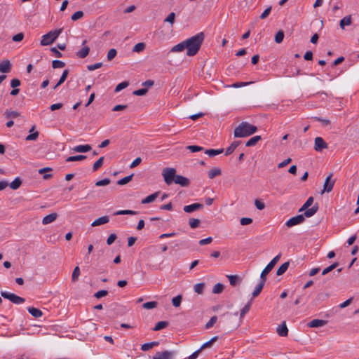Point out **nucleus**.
<instances>
[{
  "label": "nucleus",
  "instance_id": "603ef678",
  "mask_svg": "<svg viewBox=\"0 0 359 359\" xmlns=\"http://www.w3.org/2000/svg\"><path fill=\"white\" fill-rule=\"evenodd\" d=\"M182 299V297L181 295H177V296L175 297L174 298H172V305L175 307H179L181 304Z\"/></svg>",
  "mask_w": 359,
  "mask_h": 359
},
{
  "label": "nucleus",
  "instance_id": "bf43d9fd",
  "mask_svg": "<svg viewBox=\"0 0 359 359\" xmlns=\"http://www.w3.org/2000/svg\"><path fill=\"white\" fill-rule=\"evenodd\" d=\"M83 16V12L81 11H79L75 12L71 17L72 20L76 21Z\"/></svg>",
  "mask_w": 359,
  "mask_h": 359
},
{
  "label": "nucleus",
  "instance_id": "680f3d73",
  "mask_svg": "<svg viewBox=\"0 0 359 359\" xmlns=\"http://www.w3.org/2000/svg\"><path fill=\"white\" fill-rule=\"evenodd\" d=\"M187 149L191 152H197L203 150V147L198 145H190L187 147Z\"/></svg>",
  "mask_w": 359,
  "mask_h": 359
},
{
  "label": "nucleus",
  "instance_id": "a878e982",
  "mask_svg": "<svg viewBox=\"0 0 359 359\" xmlns=\"http://www.w3.org/2000/svg\"><path fill=\"white\" fill-rule=\"evenodd\" d=\"M27 310L28 312L35 318H40L43 315V313L40 309L34 307H29Z\"/></svg>",
  "mask_w": 359,
  "mask_h": 359
},
{
  "label": "nucleus",
  "instance_id": "f257e3e1",
  "mask_svg": "<svg viewBox=\"0 0 359 359\" xmlns=\"http://www.w3.org/2000/svg\"><path fill=\"white\" fill-rule=\"evenodd\" d=\"M205 39L203 32H199L197 34L185 40L187 44V55L188 56H194L201 48L203 41Z\"/></svg>",
  "mask_w": 359,
  "mask_h": 359
},
{
  "label": "nucleus",
  "instance_id": "a18cd8bd",
  "mask_svg": "<svg viewBox=\"0 0 359 359\" xmlns=\"http://www.w3.org/2000/svg\"><path fill=\"white\" fill-rule=\"evenodd\" d=\"M145 48V43L140 42L135 45L133 47V51L140 53Z\"/></svg>",
  "mask_w": 359,
  "mask_h": 359
},
{
  "label": "nucleus",
  "instance_id": "6e6552de",
  "mask_svg": "<svg viewBox=\"0 0 359 359\" xmlns=\"http://www.w3.org/2000/svg\"><path fill=\"white\" fill-rule=\"evenodd\" d=\"M305 221V218L303 215H298L295 217H291L289 219L286 223L285 225L287 227H292L294 226L301 224Z\"/></svg>",
  "mask_w": 359,
  "mask_h": 359
},
{
  "label": "nucleus",
  "instance_id": "20e7f679",
  "mask_svg": "<svg viewBox=\"0 0 359 359\" xmlns=\"http://www.w3.org/2000/svg\"><path fill=\"white\" fill-rule=\"evenodd\" d=\"M162 175L163 176L165 182L168 185H170L175 181L176 177V170L175 168H166L163 170Z\"/></svg>",
  "mask_w": 359,
  "mask_h": 359
},
{
  "label": "nucleus",
  "instance_id": "9b49d317",
  "mask_svg": "<svg viewBox=\"0 0 359 359\" xmlns=\"http://www.w3.org/2000/svg\"><path fill=\"white\" fill-rule=\"evenodd\" d=\"M203 208V205L201 203H192L191 205H185L183 208V210L187 213H191L192 212L198 210Z\"/></svg>",
  "mask_w": 359,
  "mask_h": 359
},
{
  "label": "nucleus",
  "instance_id": "ea45409f",
  "mask_svg": "<svg viewBox=\"0 0 359 359\" xmlns=\"http://www.w3.org/2000/svg\"><path fill=\"white\" fill-rule=\"evenodd\" d=\"M104 157L101 156L97 161H96L93 166V171L97 170L103 164Z\"/></svg>",
  "mask_w": 359,
  "mask_h": 359
},
{
  "label": "nucleus",
  "instance_id": "69168bd1",
  "mask_svg": "<svg viewBox=\"0 0 359 359\" xmlns=\"http://www.w3.org/2000/svg\"><path fill=\"white\" fill-rule=\"evenodd\" d=\"M148 90L147 88H140L138 90H136L133 92V94L137 96H142L145 95L147 93Z\"/></svg>",
  "mask_w": 359,
  "mask_h": 359
},
{
  "label": "nucleus",
  "instance_id": "4d7b16f0",
  "mask_svg": "<svg viewBox=\"0 0 359 359\" xmlns=\"http://www.w3.org/2000/svg\"><path fill=\"white\" fill-rule=\"evenodd\" d=\"M5 114L6 118H17L20 116L18 111L12 110H6Z\"/></svg>",
  "mask_w": 359,
  "mask_h": 359
},
{
  "label": "nucleus",
  "instance_id": "9d476101",
  "mask_svg": "<svg viewBox=\"0 0 359 359\" xmlns=\"http://www.w3.org/2000/svg\"><path fill=\"white\" fill-rule=\"evenodd\" d=\"M328 147V144L325 142V140L321 137H317L315 138L314 141V149L316 151H321L324 149H327Z\"/></svg>",
  "mask_w": 359,
  "mask_h": 359
},
{
  "label": "nucleus",
  "instance_id": "ddd939ff",
  "mask_svg": "<svg viewBox=\"0 0 359 359\" xmlns=\"http://www.w3.org/2000/svg\"><path fill=\"white\" fill-rule=\"evenodd\" d=\"M327 324V320L321 319H313L308 323L309 327H320Z\"/></svg>",
  "mask_w": 359,
  "mask_h": 359
},
{
  "label": "nucleus",
  "instance_id": "37998d69",
  "mask_svg": "<svg viewBox=\"0 0 359 359\" xmlns=\"http://www.w3.org/2000/svg\"><path fill=\"white\" fill-rule=\"evenodd\" d=\"M157 305H158V302L153 301V302H148L144 303L142 305V307L146 309H152L156 308L157 306Z\"/></svg>",
  "mask_w": 359,
  "mask_h": 359
},
{
  "label": "nucleus",
  "instance_id": "13d9d810",
  "mask_svg": "<svg viewBox=\"0 0 359 359\" xmlns=\"http://www.w3.org/2000/svg\"><path fill=\"white\" fill-rule=\"evenodd\" d=\"M128 85H129V83L128 81H123V82L118 83L115 88V92H119V91L122 90L123 89L128 87Z\"/></svg>",
  "mask_w": 359,
  "mask_h": 359
},
{
  "label": "nucleus",
  "instance_id": "c03bdc74",
  "mask_svg": "<svg viewBox=\"0 0 359 359\" xmlns=\"http://www.w3.org/2000/svg\"><path fill=\"white\" fill-rule=\"evenodd\" d=\"M284 39V32L282 30L278 31L275 36V41L277 43H280Z\"/></svg>",
  "mask_w": 359,
  "mask_h": 359
},
{
  "label": "nucleus",
  "instance_id": "1a4fd4ad",
  "mask_svg": "<svg viewBox=\"0 0 359 359\" xmlns=\"http://www.w3.org/2000/svg\"><path fill=\"white\" fill-rule=\"evenodd\" d=\"M333 176V173H330L325 179L324 185H323V192H330L335 183V180H332V177Z\"/></svg>",
  "mask_w": 359,
  "mask_h": 359
},
{
  "label": "nucleus",
  "instance_id": "0eeeda50",
  "mask_svg": "<svg viewBox=\"0 0 359 359\" xmlns=\"http://www.w3.org/2000/svg\"><path fill=\"white\" fill-rule=\"evenodd\" d=\"M175 353L174 351H158L153 355L152 359H173Z\"/></svg>",
  "mask_w": 359,
  "mask_h": 359
},
{
  "label": "nucleus",
  "instance_id": "4be33fe9",
  "mask_svg": "<svg viewBox=\"0 0 359 359\" xmlns=\"http://www.w3.org/2000/svg\"><path fill=\"white\" fill-rule=\"evenodd\" d=\"M318 210V206L314 205L311 208H307L306 210H305L303 215H304V218L305 217H311L313 216L317 212Z\"/></svg>",
  "mask_w": 359,
  "mask_h": 359
},
{
  "label": "nucleus",
  "instance_id": "f3484780",
  "mask_svg": "<svg viewBox=\"0 0 359 359\" xmlns=\"http://www.w3.org/2000/svg\"><path fill=\"white\" fill-rule=\"evenodd\" d=\"M57 217V213H52L44 217L42 219V224L43 225L48 224L53 222Z\"/></svg>",
  "mask_w": 359,
  "mask_h": 359
},
{
  "label": "nucleus",
  "instance_id": "473e14b6",
  "mask_svg": "<svg viewBox=\"0 0 359 359\" xmlns=\"http://www.w3.org/2000/svg\"><path fill=\"white\" fill-rule=\"evenodd\" d=\"M227 278H229L230 285L232 286H236L240 283V278L236 275H228Z\"/></svg>",
  "mask_w": 359,
  "mask_h": 359
},
{
  "label": "nucleus",
  "instance_id": "2eb2a0df",
  "mask_svg": "<svg viewBox=\"0 0 359 359\" xmlns=\"http://www.w3.org/2000/svg\"><path fill=\"white\" fill-rule=\"evenodd\" d=\"M92 149L90 144L77 145L74 147L72 150L75 152L86 153Z\"/></svg>",
  "mask_w": 359,
  "mask_h": 359
},
{
  "label": "nucleus",
  "instance_id": "a19ab883",
  "mask_svg": "<svg viewBox=\"0 0 359 359\" xmlns=\"http://www.w3.org/2000/svg\"><path fill=\"white\" fill-rule=\"evenodd\" d=\"M223 290L224 285L222 283H218L214 285L212 289V293L220 294L223 291Z\"/></svg>",
  "mask_w": 359,
  "mask_h": 359
},
{
  "label": "nucleus",
  "instance_id": "338daca9",
  "mask_svg": "<svg viewBox=\"0 0 359 359\" xmlns=\"http://www.w3.org/2000/svg\"><path fill=\"white\" fill-rule=\"evenodd\" d=\"M107 294H108V291L107 290H102L97 291L96 293H95L94 296L96 298L99 299V298H101L102 297L107 296Z\"/></svg>",
  "mask_w": 359,
  "mask_h": 359
},
{
  "label": "nucleus",
  "instance_id": "f704fd0d",
  "mask_svg": "<svg viewBox=\"0 0 359 359\" xmlns=\"http://www.w3.org/2000/svg\"><path fill=\"white\" fill-rule=\"evenodd\" d=\"M313 203V198L312 196H310L307 200L304 203V204L302 206V208L299 210V212H302L305 210H306L307 208H309V207H310Z\"/></svg>",
  "mask_w": 359,
  "mask_h": 359
},
{
  "label": "nucleus",
  "instance_id": "f8f14e48",
  "mask_svg": "<svg viewBox=\"0 0 359 359\" xmlns=\"http://www.w3.org/2000/svg\"><path fill=\"white\" fill-rule=\"evenodd\" d=\"M174 182L183 187H188L190 183L188 178L180 175H176Z\"/></svg>",
  "mask_w": 359,
  "mask_h": 359
},
{
  "label": "nucleus",
  "instance_id": "4c0bfd02",
  "mask_svg": "<svg viewBox=\"0 0 359 359\" xmlns=\"http://www.w3.org/2000/svg\"><path fill=\"white\" fill-rule=\"evenodd\" d=\"M204 287H205V283H197L194 285V290L196 293H197L198 294H201L203 292Z\"/></svg>",
  "mask_w": 359,
  "mask_h": 359
},
{
  "label": "nucleus",
  "instance_id": "49530a36",
  "mask_svg": "<svg viewBox=\"0 0 359 359\" xmlns=\"http://www.w3.org/2000/svg\"><path fill=\"white\" fill-rule=\"evenodd\" d=\"M133 177V175H128V176H126L121 180H119L118 182H117V184L118 185H124L127 183H128L130 181H131L132 178Z\"/></svg>",
  "mask_w": 359,
  "mask_h": 359
},
{
  "label": "nucleus",
  "instance_id": "09e8293b",
  "mask_svg": "<svg viewBox=\"0 0 359 359\" xmlns=\"http://www.w3.org/2000/svg\"><path fill=\"white\" fill-rule=\"evenodd\" d=\"M80 269L79 266H76L73 271L72 276V281L75 282L78 280L79 276H80Z\"/></svg>",
  "mask_w": 359,
  "mask_h": 359
},
{
  "label": "nucleus",
  "instance_id": "412c9836",
  "mask_svg": "<svg viewBox=\"0 0 359 359\" xmlns=\"http://www.w3.org/2000/svg\"><path fill=\"white\" fill-rule=\"evenodd\" d=\"M90 52V48L88 46H83L81 50L76 52V56L79 58L83 59L88 56Z\"/></svg>",
  "mask_w": 359,
  "mask_h": 359
},
{
  "label": "nucleus",
  "instance_id": "e2e57ef3",
  "mask_svg": "<svg viewBox=\"0 0 359 359\" xmlns=\"http://www.w3.org/2000/svg\"><path fill=\"white\" fill-rule=\"evenodd\" d=\"M102 66V62H97L93 65H90L87 66V69L89 71H94L98 68H100Z\"/></svg>",
  "mask_w": 359,
  "mask_h": 359
},
{
  "label": "nucleus",
  "instance_id": "6ab92c4d",
  "mask_svg": "<svg viewBox=\"0 0 359 359\" xmlns=\"http://www.w3.org/2000/svg\"><path fill=\"white\" fill-rule=\"evenodd\" d=\"M109 221V217L108 216H103L95 219L92 224V226H97L101 224H104L108 223Z\"/></svg>",
  "mask_w": 359,
  "mask_h": 359
},
{
  "label": "nucleus",
  "instance_id": "4468645a",
  "mask_svg": "<svg viewBox=\"0 0 359 359\" xmlns=\"http://www.w3.org/2000/svg\"><path fill=\"white\" fill-rule=\"evenodd\" d=\"M11 70V63L6 60L0 62V72L2 73H8Z\"/></svg>",
  "mask_w": 359,
  "mask_h": 359
},
{
  "label": "nucleus",
  "instance_id": "5701e85b",
  "mask_svg": "<svg viewBox=\"0 0 359 359\" xmlns=\"http://www.w3.org/2000/svg\"><path fill=\"white\" fill-rule=\"evenodd\" d=\"M158 194H159V192L157 191V192H155V193L147 196L145 198H144L142 201V203L146 204V203H149L154 201L158 196Z\"/></svg>",
  "mask_w": 359,
  "mask_h": 359
},
{
  "label": "nucleus",
  "instance_id": "e433bc0d",
  "mask_svg": "<svg viewBox=\"0 0 359 359\" xmlns=\"http://www.w3.org/2000/svg\"><path fill=\"white\" fill-rule=\"evenodd\" d=\"M218 339L217 336L213 337L211 339H210L208 341H206L204 343L200 348V349L202 351L203 349L205 348L211 347L214 342H215Z\"/></svg>",
  "mask_w": 359,
  "mask_h": 359
},
{
  "label": "nucleus",
  "instance_id": "0e129e2a",
  "mask_svg": "<svg viewBox=\"0 0 359 359\" xmlns=\"http://www.w3.org/2000/svg\"><path fill=\"white\" fill-rule=\"evenodd\" d=\"M110 183V180L108 178L103 179L102 180H99L95 183L97 187L106 186Z\"/></svg>",
  "mask_w": 359,
  "mask_h": 359
},
{
  "label": "nucleus",
  "instance_id": "7ed1b4c3",
  "mask_svg": "<svg viewBox=\"0 0 359 359\" xmlns=\"http://www.w3.org/2000/svg\"><path fill=\"white\" fill-rule=\"evenodd\" d=\"M62 32V29L52 30L42 36L41 40V46H48L53 43Z\"/></svg>",
  "mask_w": 359,
  "mask_h": 359
},
{
  "label": "nucleus",
  "instance_id": "7c9ffc66",
  "mask_svg": "<svg viewBox=\"0 0 359 359\" xmlns=\"http://www.w3.org/2000/svg\"><path fill=\"white\" fill-rule=\"evenodd\" d=\"M224 151L223 149H206L205 154H208L210 157H213L222 154Z\"/></svg>",
  "mask_w": 359,
  "mask_h": 359
},
{
  "label": "nucleus",
  "instance_id": "423d86ee",
  "mask_svg": "<svg viewBox=\"0 0 359 359\" xmlns=\"http://www.w3.org/2000/svg\"><path fill=\"white\" fill-rule=\"evenodd\" d=\"M280 257L281 254L280 253L278 255H276L274 258H273V259L266 266V267L263 269L260 275V278L262 280H266V275L271 272V271L275 266L276 263L279 261Z\"/></svg>",
  "mask_w": 359,
  "mask_h": 359
},
{
  "label": "nucleus",
  "instance_id": "a211bd4d",
  "mask_svg": "<svg viewBox=\"0 0 359 359\" xmlns=\"http://www.w3.org/2000/svg\"><path fill=\"white\" fill-rule=\"evenodd\" d=\"M241 143V141H233L226 149L225 156H229L232 154L234 150L239 146Z\"/></svg>",
  "mask_w": 359,
  "mask_h": 359
},
{
  "label": "nucleus",
  "instance_id": "dca6fc26",
  "mask_svg": "<svg viewBox=\"0 0 359 359\" xmlns=\"http://www.w3.org/2000/svg\"><path fill=\"white\" fill-rule=\"evenodd\" d=\"M277 333L280 337H286L288 334V329L285 322L277 327Z\"/></svg>",
  "mask_w": 359,
  "mask_h": 359
},
{
  "label": "nucleus",
  "instance_id": "c85d7f7f",
  "mask_svg": "<svg viewBox=\"0 0 359 359\" xmlns=\"http://www.w3.org/2000/svg\"><path fill=\"white\" fill-rule=\"evenodd\" d=\"M260 140H261V136H259V135L254 136L246 142L245 146L246 147L255 146Z\"/></svg>",
  "mask_w": 359,
  "mask_h": 359
},
{
  "label": "nucleus",
  "instance_id": "052dcab7",
  "mask_svg": "<svg viewBox=\"0 0 359 359\" xmlns=\"http://www.w3.org/2000/svg\"><path fill=\"white\" fill-rule=\"evenodd\" d=\"M38 137H39V132L36 131L32 133H30V134L26 137L25 140L27 141L36 140Z\"/></svg>",
  "mask_w": 359,
  "mask_h": 359
},
{
  "label": "nucleus",
  "instance_id": "6e6d98bb",
  "mask_svg": "<svg viewBox=\"0 0 359 359\" xmlns=\"http://www.w3.org/2000/svg\"><path fill=\"white\" fill-rule=\"evenodd\" d=\"M175 13L172 12L166 17V18L164 20V22H169L171 25H172L175 22Z\"/></svg>",
  "mask_w": 359,
  "mask_h": 359
},
{
  "label": "nucleus",
  "instance_id": "2f4dec72",
  "mask_svg": "<svg viewBox=\"0 0 359 359\" xmlns=\"http://www.w3.org/2000/svg\"><path fill=\"white\" fill-rule=\"evenodd\" d=\"M222 173V171L220 168H214L208 171V177L210 179H213L217 175H220Z\"/></svg>",
  "mask_w": 359,
  "mask_h": 359
},
{
  "label": "nucleus",
  "instance_id": "c756f323",
  "mask_svg": "<svg viewBox=\"0 0 359 359\" xmlns=\"http://www.w3.org/2000/svg\"><path fill=\"white\" fill-rule=\"evenodd\" d=\"M290 265L289 262H285L280 266V267L277 269L276 274L277 276L283 275L288 269Z\"/></svg>",
  "mask_w": 359,
  "mask_h": 359
},
{
  "label": "nucleus",
  "instance_id": "de8ad7c7",
  "mask_svg": "<svg viewBox=\"0 0 359 359\" xmlns=\"http://www.w3.org/2000/svg\"><path fill=\"white\" fill-rule=\"evenodd\" d=\"M136 212L134 210H119L114 213L115 215H136Z\"/></svg>",
  "mask_w": 359,
  "mask_h": 359
},
{
  "label": "nucleus",
  "instance_id": "bb28decb",
  "mask_svg": "<svg viewBox=\"0 0 359 359\" xmlns=\"http://www.w3.org/2000/svg\"><path fill=\"white\" fill-rule=\"evenodd\" d=\"M185 48H187V44H186V42L185 41L174 46L172 48H171V52H181L182 50H184Z\"/></svg>",
  "mask_w": 359,
  "mask_h": 359
},
{
  "label": "nucleus",
  "instance_id": "f03ea898",
  "mask_svg": "<svg viewBox=\"0 0 359 359\" xmlns=\"http://www.w3.org/2000/svg\"><path fill=\"white\" fill-rule=\"evenodd\" d=\"M257 130V128L255 126L243 121L235 128L233 134L235 137H245L252 135Z\"/></svg>",
  "mask_w": 359,
  "mask_h": 359
},
{
  "label": "nucleus",
  "instance_id": "8fccbe9b",
  "mask_svg": "<svg viewBox=\"0 0 359 359\" xmlns=\"http://www.w3.org/2000/svg\"><path fill=\"white\" fill-rule=\"evenodd\" d=\"M68 74H69V70L68 69L64 70L62 74V76H60V79H59L58 82L57 83V86H60L61 84H62L65 82V81L66 80Z\"/></svg>",
  "mask_w": 359,
  "mask_h": 359
},
{
  "label": "nucleus",
  "instance_id": "39448f33",
  "mask_svg": "<svg viewBox=\"0 0 359 359\" xmlns=\"http://www.w3.org/2000/svg\"><path fill=\"white\" fill-rule=\"evenodd\" d=\"M1 295L15 304H22L25 302V299L7 291H1Z\"/></svg>",
  "mask_w": 359,
  "mask_h": 359
},
{
  "label": "nucleus",
  "instance_id": "864d4df0",
  "mask_svg": "<svg viewBox=\"0 0 359 359\" xmlns=\"http://www.w3.org/2000/svg\"><path fill=\"white\" fill-rule=\"evenodd\" d=\"M217 316H212L210 318V319L209 320V321L205 324V329H210V327H212L214 324L217 322Z\"/></svg>",
  "mask_w": 359,
  "mask_h": 359
},
{
  "label": "nucleus",
  "instance_id": "5fc2aeb1",
  "mask_svg": "<svg viewBox=\"0 0 359 359\" xmlns=\"http://www.w3.org/2000/svg\"><path fill=\"white\" fill-rule=\"evenodd\" d=\"M116 54H117L116 50L115 48H111L107 53V60L109 61L112 60L116 57Z\"/></svg>",
  "mask_w": 359,
  "mask_h": 359
},
{
  "label": "nucleus",
  "instance_id": "58836bf2",
  "mask_svg": "<svg viewBox=\"0 0 359 359\" xmlns=\"http://www.w3.org/2000/svg\"><path fill=\"white\" fill-rule=\"evenodd\" d=\"M86 158V156L84 155H77V156H72L68 157L66 159L67 162H71V161H82Z\"/></svg>",
  "mask_w": 359,
  "mask_h": 359
},
{
  "label": "nucleus",
  "instance_id": "aec40b11",
  "mask_svg": "<svg viewBox=\"0 0 359 359\" xmlns=\"http://www.w3.org/2000/svg\"><path fill=\"white\" fill-rule=\"evenodd\" d=\"M265 282H266V279H264V280L261 279L260 283L255 287V288L252 294L253 298L257 297L260 294V292H262V290L264 287Z\"/></svg>",
  "mask_w": 359,
  "mask_h": 359
},
{
  "label": "nucleus",
  "instance_id": "b1692460",
  "mask_svg": "<svg viewBox=\"0 0 359 359\" xmlns=\"http://www.w3.org/2000/svg\"><path fill=\"white\" fill-rule=\"evenodd\" d=\"M21 184H22V180L20 179V177H17L14 179V180L13 182H11L9 184V187L13 190H16L21 186Z\"/></svg>",
  "mask_w": 359,
  "mask_h": 359
},
{
  "label": "nucleus",
  "instance_id": "3c124183",
  "mask_svg": "<svg viewBox=\"0 0 359 359\" xmlns=\"http://www.w3.org/2000/svg\"><path fill=\"white\" fill-rule=\"evenodd\" d=\"M65 66V63L61 60H55L52 62V67L54 69L62 68Z\"/></svg>",
  "mask_w": 359,
  "mask_h": 359
},
{
  "label": "nucleus",
  "instance_id": "72a5a7b5",
  "mask_svg": "<svg viewBox=\"0 0 359 359\" xmlns=\"http://www.w3.org/2000/svg\"><path fill=\"white\" fill-rule=\"evenodd\" d=\"M168 325V323L167 321H159L158 322L155 327L153 328L154 331H158L165 328Z\"/></svg>",
  "mask_w": 359,
  "mask_h": 359
},
{
  "label": "nucleus",
  "instance_id": "774afa93",
  "mask_svg": "<svg viewBox=\"0 0 359 359\" xmlns=\"http://www.w3.org/2000/svg\"><path fill=\"white\" fill-rule=\"evenodd\" d=\"M255 205L256 206V208L259 210H262L263 209H264L265 208V204L264 203H263L262 201H261L259 199H256L255 201Z\"/></svg>",
  "mask_w": 359,
  "mask_h": 359
},
{
  "label": "nucleus",
  "instance_id": "c9c22d12",
  "mask_svg": "<svg viewBox=\"0 0 359 359\" xmlns=\"http://www.w3.org/2000/svg\"><path fill=\"white\" fill-rule=\"evenodd\" d=\"M252 304V299L249 301L246 305L241 310L240 318H243L250 309Z\"/></svg>",
  "mask_w": 359,
  "mask_h": 359
},
{
  "label": "nucleus",
  "instance_id": "79ce46f5",
  "mask_svg": "<svg viewBox=\"0 0 359 359\" xmlns=\"http://www.w3.org/2000/svg\"><path fill=\"white\" fill-rule=\"evenodd\" d=\"M189 224L191 229H196L198 227L200 224V220L196 218H190L189 220Z\"/></svg>",
  "mask_w": 359,
  "mask_h": 359
},
{
  "label": "nucleus",
  "instance_id": "393cba45",
  "mask_svg": "<svg viewBox=\"0 0 359 359\" xmlns=\"http://www.w3.org/2000/svg\"><path fill=\"white\" fill-rule=\"evenodd\" d=\"M158 345H159L158 341H152V342H149V343H145L142 345L141 350L143 351H147L149 349H151L155 346H157Z\"/></svg>",
  "mask_w": 359,
  "mask_h": 359
},
{
  "label": "nucleus",
  "instance_id": "cd10ccee",
  "mask_svg": "<svg viewBox=\"0 0 359 359\" xmlns=\"http://www.w3.org/2000/svg\"><path fill=\"white\" fill-rule=\"evenodd\" d=\"M351 24V17L348 15L342 18L339 22L340 27L344 29L345 26H348Z\"/></svg>",
  "mask_w": 359,
  "mask_h": 359
}]
</instances>
